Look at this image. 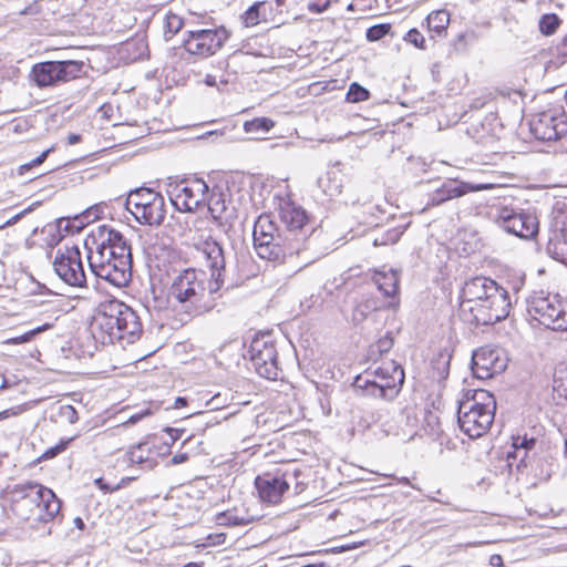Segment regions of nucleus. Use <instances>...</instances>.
<instances>
[{"mask_svg": "<svg viewBox=\"0 0 567 567\" xmlns=\"http://www.w3.org/2000/svg\"><path fill=\"white\" fill-rule=\"evenodd\" d=\"M202 251L210 270L207 287L206 274L203 270L187 268L174 278L168 291V298L174 307L190 317L209 311L213 305L207 300V296L216 295L225 284L226 251L221 244L206 240Z\"/></svg>", "mask_w": 567, "mask_h": 567, "instance_id": "nucleus-1", "label": "nucleus"}, {"mask_svg": "<svg viewBox=\"0 0 567 567\" xmlns=\"http://www.w3.org/2000/svg\"><path fill=\"white\" fill-rule=\"evenodd\" d=\"M96 249L87 256L92 272L115 287H124L131 279L132 252L124 236L107 226H100L94 235Z\"/></svg>", "mask_w": 567, "mask_h": 567, "instance_id": "nucleus-2", "label": "nucleus"}, {"mask_svg": "<svg viewBox=\"0 0 567 567\" xmlns=\"http://www.w3.org/2000/svg\"><path fill=\"white\" fill-rule=\"evenodd\" d=\"M278 215L285 228L279 239H284L288 250V260H296V266L303 269L318 260L319 251L313 237L315 230L308 227L306 210L289 199H280Z\"/></svg>", "mask_w": 567, "mask_h": 567, "instance_id": "nucleus-3", "label": "nucleus"}, {"mask_svg": "<svg viewBox=\"0 0 567 567\" xmlns=\"http://www.w3.org/2000/svg\"><path fill=\"white\" fill-rule=\"evenodd\" d=\"M9 508L21 520L51 522L60 512V501L52 489L32 481L16 484L7 491Z\"/></svg>", "mask_w": 567, "mask_h": 567, "instance_id": "nucleus-4", "label": "nucleus"}, {"mask_svg": "<svg viewBox=\"0 0 567 567\" xmlns=\"http://www.w3.org/2000/svg\"><path fill=\"white\" fill-rule=\"evenodd\" d=\"M91 331L102 343H134L142 333V323L136 312L116 299L101 305L93 317Z\"/></svg>", "mask_w": 567, "mask_h": 567, "instance_id": "nucleus-5", "label": "nucleus"}, {"mask_svg": "<svg viewBox=\"0 0 567 567\" xmlns=\"http://www.w3.org/2000/svg\"><path fill=\"white\" fill-rule=\"evenodd\" d=\"M496 411L494 395L483 389L475 390L471 398L458 404L457 421L460 429L472 439L483 436L493 424Z\"/></svg>", "mask_w": 567, "mask_h": 567, "instance_id": "nucleus-6", "label": "nucleus"}, {"mask_svg": "<svg viewBox=\"0 0 567 567\" xmlns=\"http://www.w3.org/2000/svg\"><path fill=\"white\" fill-rule=\"evenodd\" d=\"M527 311L530 317L544 327L556 330H567V302L558 295L533 293L527 299Z\"/></svg>", "mask_w": 567, "mask_h": 567, "instance_id": "nucleus-7", "label": "nucleus"}, {"mask_svg": "<svg viewBox=\"0 0 567 567\" xmlns=\"http://www.w3.org/2000/svg\"><path fill=\"white\" fill-rule=\"evenodd\" d=\"M282 230H279L269 215H260L254 225V247L257 255L269 261H285L288 259V250L284 239H279Z\"/></svg>", "mask_w": 567, "mask_h": 567, "instance_id": "nucleus-8", "label": "nucleus"}, {"mask_svg": "<svg viewBox=\"0 0 567 567\" xmlns=\"http://www.w3.org/2000/svg\"><path fill=\"white\" fill-rule=\"evenodd\" d=\"M126 209L142 225L159 226L165 219L164 197L151 188H137L130 192Z\"/></svg>", "mask_w": 567, "mask_h": 567, "instance_id": "nucleus-9", "label": "nucleus"}, {"mask_svg": "<svg viewBox=\"0 0 567 567\" xmlns=\"http://www.w3.org/2000/svg\"><path fill=\"white\" fill-rule=\"evenodd\" d=\"M209 187L202 178L173 179L166 185L172 205L182 213L197 210L207 200Z\"/></svg>", "mask_w": 567, "mask_h": 567, "instance_id": "nucleus-10", "label": "nucleus"}, {"mask_svg": "<svg viewBox=\"0 0 567 567\" xmlns=\"http://www.w3.org/2000/svg\"><path fill=\"white\" fill-rule=\"evenodd\" d=\"M403 382L402 367L391 361L375 369L373 380H363L359 377L355 380V385L362 388L371 396L391 401L398 396Z\"/></svg>", "mask_w": 567, "mask_h": 567, "instance_id": "nucleus-11", "label": "nucleus"}, {"mask_svg": "<svg viewBox=\"0 0 567 567\" xmlns=\"http://www.w3.org/2000/svg\"><path fill=\"white\" fill-rule=\"evenodd\" d=\"M83 68L84 62L76 60L39 62L32 66L30 79L41 89L56 86L79 79Z\"/></svg>", "mask_w": 567, "mask_h": 567, "instance_id": "nucleus-12", "label": "nucleus"}, {"mask_svg": "<svg viewBox=\"0 0 567 567\" xmlns=\"http://www.w3.org/2000/svg\"><path fill=\"white\" fill-rule=\"evenodd\" d=\"M495 223L506 233L524 240H533L539 231V221L532 212L503 205L496 208Z\"/></svg>", "mask_w": 567, "mask_h": 567, "instance_id": "nucleus-13", "label": "nucleus"}, {"mask_svg": "<svg viewBox=\"0 0 567 567\" xmlns=\"http://www.w3.org/2000/svg\"><path fill=\"white\" fill-rule=\"evenodd\" d=\"M230 32L225 27L197 29L187 32L183 41L185 51L199 59L216 54L229 39Z\"/></svg>", "mask_w": 567, "mask_h": 567, "instance_id": "nucleus-14", "label": "nucleus"}, {"mask_svg": "<svg viewBox=\"0 0 567 567\" xmlns=\"http://www.w3.org/2000/svg\"><path fill=\"white\" fill-rule=\"evenodd\" d=\"M53 269L70 286L84 287L86 282L81 251L78 246L59 248L53 260Z\"/></svg>", "mask_w": 567, "mask_h": 567, "instance_id": "nucleus-15", "label": "nucleus"}, {"mask_svg": "<svg viewBox=\"0 0 567 567\" xmlns=\"http://www.w3.org/2000/svg\"><path fill=\"white\" fill-rule=\"evenodd\" d=\"M474 317L467 321L475 324L488 326L504 320L511 310L509 295L502 286L495 287L489 297L481 303V308L472 307Z\"/></svg>", "mask_w": 567, "mask_h": 567, "instance_id": "nucleus-16", "label": "nucleus"}, {"mask_svg": "<svg viewBox=\"0 0 567 567\" xmlns=\"http://www.w3.org/2000/svg\"><path fill=\"white\" fill-rule=\"evenodd\" d=\"M250 360L256 372L269 380H276L278 377L277 350L270 334H264L255 338L249 347Z\"/></svg>", "mask_w": 567, "mask_h": 567, "instance_id": "nucleus-17", "label": "nucleus"}, {"mask_svg": "<svg viewBox=\"0 0 567 567\" xmlns=\"http://www.w3.org/2000/svg\"><path fill=\"white\" fill-rule=\"evenodd\" d=\"M508 363L506 352L498 347L484 346L473 352L472 371L477 379H489L502 373Z\"/></svg>", "mask_w": 567, "mask_h": 567, "instance_id": "nucleus-18", "label": "nucleus"}, {"mask_svg": "<svg viewBox=\"0 0 567 567\" xmlns=\"http://www.w3.org/2000/svg\"><path fill=\"white\" fill-rule=\"evenodd\" d=\"M499 285L487 277H475L465 281L460 296V311L465 320L474 317L472 307L481 308V303L489 297V292Z\"/></svg>", "mask_w": 567, "mask_h": 567, "instance_id": "nucleus-19", "label": "nucleus"}, {"mask_svg": "<svg viewBox=\"0 0 567 567\" xmlns=\"http://www.w3.org/2000/svg\"><path fill=\"white\" fill-rule=\"evenodd\" d=\"M530 132L539 141H556L567 134V121L563 115L543 112L530 121Z\"/></svg>", "mask_w": 567, "mask_h": 567, "instance_id": "nucleus-20", "label": "nucleus"}, {"mask_svg": "<svg viewBox=\"0 0 567 567\" xmlns=\"http://www.w3.org/2000/svg\"><path fill=\"white\" fill-rule=\"evenodd\" d=\"M255 485L261 501L270 504L279 503L284 493L289 488V483L285 477L271 474L257 476Z\"/></svg>", "mask_w": 567, "mask_h": 567, "instance_id": "nucleus-21", "label": "nucleus"}, {"mask_svg": "<svg viewBox=\"0 0 567 567\" xmlns=\"http://www.w3.org/2000/svg\"><path fill=\"white\" fill-rule=\"evenodd\" d=\"M488 188V185L478 184L471 185L466 183L457 184L456 182H445L440 188H437L431 196V205H440L449 199L456 198L465 195L468 192H477Z\"/></svg>", "mask_w": 567, "mask_h": 567, "instance_id": "nucleus-22", "label": "nucleus"}, {"mask_svg": "<svg viewBox=\"0 0 567 567\" xmlns=\"http://www.w3.org/2000/svg\"><path fill=\"white\" fill-rule=\"evenodd\" d=\"M352 303L351 321L354 324L363 322L370 313L380 310L384 306L382 300L370 292L358 295Z\"/></svg>", "mask_w": 567, "mask_h": 567, "instance_id": "nucleus-23", "label": "nucleus"}, {"mask_svg": "<svg viewBox=\"0 0 567 567\" xmlns=\"http://www.w3.org/2000/svg\"><path fill=\"white\" fill-rule=\"evenodd\" d=\"M373 282L378 290L385 297L394 296L399 290V277L393 270L388 272L378 271L373 276Z\"/></svg>", "mask_w": 567, "mask_h": 567, "instance_id": "nucleus-24", "label": "nucleus"}, {"mask_svg": "<svg viewBox=\"0 0 567 567\" xmlns=\"http://www.w3.org/2000/svg\"><path fill=\"white\" fill-rule=\"evenodd\" d=\"M207 206L212 217L215 220L221 221L226 218V200L224 198V195L220 192H216L215 189L207 193V200L204 204Z\"/></svg>", "mask_w": 567, "mask_h": 567, "instance_id": "nucleus-25", "label": "nucleus"}, {"mask_svg": "<svg viewBox=\"0 0 567 567\" xmlns=\"http://www.w3.org/2000/svg\"><path fill=\"white\" fill-rule=\"evenodd\" d=\"M426 20L429 31L437 37H442L447 30L450 13L446 10H436L431 12Z\"/></svg>", "mask_w": 567, "mask_h": 567, "instance_id": "nucleus-26", "label": "nucleus"}, {"mask_svg": "<svg viewBox=\"0 0 567 567\" xmlns=\"http://www.w3.org/2000/svg\"><path fill=\"white\" fill-rule=\"evenodd\" d=\"M478 33L473 29H466L458 33L454 39L453 45L456 51H465L467 47L473 45L478 40Z\"/></svg>", "mask_w": 567, "mask_h": 567, "instance_id": "nucleus-27", "label": "nucleus"}, {"mask_svg": "<svg viewBox=\"0 0 567 567\" xmlns=\"http://www.w3.org/2000/svg\"><path fill=\"white\" fill-rule=\"evenodd\" d=\"M275 123L267 117H257L251 121H247L244 124V128L247 133L262 132L267 133L274 127Z\"/></svg>", "mask_w": 567, "mask_h": 567, "instance_id": "nucleus-28", "label": "nucleus"}, {"mask_svg": "<svg viewBox=\"0 0 567 567\" xmlns=\"http://www.w3.org/2000/svg\"><path fill=\"white\" fill-rule=\"evenodd\" d=\"M128 462L132 464H144L150 458V449L146 443H140L127 452Z\"/></svg>", "mask_w": 567, "mask_h": 567, "instance_id": "nucleus-29", "label": "nucleus"}, {"mask_svg": "<svg viewBox=\"0 0 567 567\" xmlns=\"http://www.w3.org/2000/svg\"><path fill=\"white\" fill-rule=\"evenodd\" d=\"M49 328H51V324L45 323L43 326L37 327V328H34L25 333H22L20 336L9 338V339L4 340L3 343L4 344H22V343L30 342L33 340V338L37 334L48 330Z\"/></svg>", "mask_w": 567, "mask_h": 567, "instance_id": "nucleus-30", "label": "nucleus"}, {"mask_svg": "<svg viewBox=\"0 0 567 567\" xmlns=\"http://www.w3.org/2000/svg\"><path fill=\"white\" fill-rule=\"evenodd\" d=\"M370 96L369 91L358 83H352L347 93V101L350 103H358L367 101Z\"/></svg>", "mask_w": 567, "mask_h": 567, "instance_id": "nucleus-31", "label": "nucleus"}, {"mask_svg": "<svg viewBox=\"0 0 567 567\" xmlns=\"http://www.w3.org/2000/svg\"><path fill=\"white\" fill-rule=\"evenodd\" d=\"M556 14H544L539 20V30L544 35H551L559 25Z\"/></svg>", "mask_w": 567, "mask_h": 567, "instance_id": "nucleus-32", "label": "nucleus"}, {"mask_svg": "<svg viewBox=\"0 0 567 567\" xmlns=\"http://www.w3.org/2000/svg\"><path fill=\"white\" fill-rule=\"evenodd\" d=\"M249 523L250 519L239 517L233 513H220L217 516V524L220 526H240Z\"/></svg>", "mask_w": 567, "mask_h": 567, "instance_id": "nucleus-33", "label": "nucleus"}, {"mask_svg": "<svg viewBox=\"0 0 567 567\" xmlns=\"http://www.w3.org/2000/svg\"><path fill=\"white\" fill-rule=\"evenodd\" d=\"M390 30L391 24L389 23L374 24L367 30L365 37L370 42L379 41L386 35Z\"/></svg>", "mask_w": 567, "mask_h": 567, "instance_id": "nucleus-34", "label": "nucleus"}, {"mask_svg": "<svg viewBox=\"0 0 567 567\" xmlns=\"http://www.w3.org/2000/svg\"><path fill=\"white\" fill-rule=\"evenodd\" d=\"M262 3L257 2L249 7L243 16V22L246 27H254L260 21V7Z\"/></svg>", "mask_w": 567, "mask_h": 567, "instance_id": "nucleus-35", "label": "nucleus"}, {"mask_svg": "<svg viewBox=\"0 0 567 567\" xmlns=\"http://www.w3.org/2000/svg\"><path fill=\"white\" fill-rule=\"evenodd\" d=\"M536 444V440L534 437H527V436H516L513 437V447L515 449V453L523 451L524 455L522 456V460H524L527 455V452L532 450Z\"/></svg>", "mask_w": 567, "mask_h": 567, "instance_id": "nucleus-36", "label": "nucleus"}, {"mask_svg": "<svg viewBox=\"0 0 567 567\" xmlns=\"http://www.w3.org/2000/svg\"><path fill=\"white\" fill-rule=\"evenodd\" d=\"M393 347V339L389 336H385L381 339H379L372 347H371V353H386L391 350Z\"/></svg>", "mask_w": 567, "mask_h": 567, "instance_id": "nucleus-37", "label": "nucleus"}, {"mask_svg": "<svg viewBox=\"0 0 567 567\" xmlns=\"http://www.w3.org/2000/svg\"><path fill=\"white\" fill-rule=\"evenodd\" d=\"M404 40L419 49H424L425 39L417 29H411L405 34Z\"/></svg>", "mask_w": 567, "mask_h": 567, "instance_id": "nucleus-38", "label": "nucleus"}, {"mask_svg": "<svg viewBox=\"0 0 567 567\" xmlns=\"http://www.w3.org/2000/svg\"><path fill=\"white\" fill-rule=\"evenodd\" d=\"M183 27V20L176 14H169L166 18V29L171 34L177 33Z\"/></svg>", "mask_w": 567, "mask_h": 567, "instance_id": "nucleus-39", "label": "nucleus"}, {"mask_svg": "<svg viewBox=\"0 0 567 567\" xmlns=\"http://www.w3.org/2000/svg\"><path fill=\"white\" fill-rule=\"evenodd\" d=\"M52 151H53V147L47 148L39 156H37L34 159H32L30 163L21 165L20 166V173L22 174L23 171H29L33 166L41 165L47 159V157L49 156V154Z\"/></svg>", "mask_w": 567, "mask_h": 567, "instance_id": "nucleus-40", "label": "nucleus"}, {"mask_svg": "<svg viewBox=\"0 0 567 567\" xmlns=\"http://www.w3.org/2000/svg\"><path fill=\"white\" fill-rule=\"evenodd\" d=\"M60 416L69 423H75L78 421V412L72 405H62L59 412Z\"/></svg>", "mask_w": 567, "mask_h": 567, "instance_id": "nucleus-41", "label": "nucleus"}, {"mask_svg": "<svg viewBox=\"0 0 567 567\" xmlns=\"http://www.w3.org/2000/svg\"><path fill=\"white\" fill-rule=\"evenodd\" d=\"M68 442H61L60 444L48 449L43 454L42 458L49 460L55 457L58 454L63 452L66 447Z\"/></svg>", "mask_w": 567, "mask_h": 567, "instance_id": "nucleus-42", "label": "nucleus"}, {"mask_svg": "<svg viewBox=\"0 0 567 567\" xmlns=\"http://www.w3.org/2000/svg\"><path fill=\"white\" fill-rule=\"evenodd\" d=\"M197 417L200 419L202 423L205 424V426H213L220 422V420L213 415L212 413H199Z\"/></svg>", "mask_w": 567, "mask_h": 567, "instance_id": "nucleus-43", "label": "nucleus"}, {"mask_svg": "<svg viewBox=\"0 0 567 567\" xmlns=\"http://www.w3.org/2000/svg\"><path fill=\"white\" fill-rule=\"evenodd\" d=\"M171 436V443L173 444L182 437L184 433L183 429L165 427L164 430Z\"/></svg>", "mask_w": 567, "mask_h": 567, "instance_id": "nucleus-44", "label": "nucleus"}, {"mask_svg": "<svg viewBox=\"0 0 567 567\" xmlns=\"http://www.w3.org/2000/svg\"><path fill=\"white\" fill-rule=\"evenodd\" d=\"M150 414H151V412H150V410H148V409L143 410V411L138 412V413L132 414V415L128 417V420L126 421V423H127V424H135V423H137L138 421H141L144 416L150 415Z\"/></svg>", "mask_w": 567, "mask_h": 567, "instance_id": "nucleus-45", "label": "nucleus"}, {"mask_svg": "<svg viewBox=\"0 0 567 567\" xmlns=\"http://www.w3.org/2000/svg\"><path fill=\"white\" fill-rule=\"evenodd\" d=\"M187 460H188L187 453H177L172 457L171 462L174 465H178V464L185 463Z\"/></svg>", "mask_w": 567, "mask_h": 567, "instance_id": "nucleus-46", "label": "nucleus"}, {"mask_svg": "<svg viewBox=\"0 0 567 567\" xmlns=\"http://www.w3.org/2000/svg\"><path fill=\"white\" fill-rule=\"evenodd\" d=\"M30 210H31V208H28V209H24L23 212L17 214V215H14L10 219H8L3 226H12V225H14L22 216H24Z\"/></svg>", "mask_w": 567, "mask_h": 567, "instance_id": "nucleus-47", "label": "nucleus"}, {"mask_svg": "<svg viewBox=\"0 0 567 567\" xmlns=\"http://www.w3.org/2000/svg\"><path fill=\"white\" fill-rule=\"evenodd\" d=\"M328 6H329V2H326L323 6H320V4H317V3H310L309 4V10L311 12L321 13L324 10H327Z\"/></svg>", "mask_w": 567, "mask_h": 567, "instance_id": "nucleus-48", "label": "nucleus"}, {"mask_svg": "<svg viewBox=\"0 0 567 567\" xmlns=\"http://www.w3.org/2000/svg\"><path fill=\"white\" fill-rule=\"evenodd\" d=\"M489 564L494 567H499L503 564V558L501 555H492L489 558Z\"/></svg>", "mask_w": 567, "mask_h": 567, "instance_id": "nucleus-49", "label": "nucleus"}, {"mask_svg": "<svg viewBox=\"0 0 567 567\" xmlns=\"http://www.w3.org/2000/svg\"><path fill=\"white\" fill-rule=\"evenodd\" d=\"M290 146V143L289 142H282V143H275L270 146L271 150H276V148H279V150H288Z\"/></svg>", "mask_w": 567, "mask_h": 567, "instance_id": "nucleus-50", "label": "nucleus"}, {"mask_svg": "<svg viewBox=\"0 0 567 567\" xmlns=\"http://www.w3.org/2000/svg\"><path fill=\"white\" fill-rule=\"evenodd\" d=\"M80 140H81V136L79 134H70L68 136V143L70 145H74V144L79 143Z\"/></svg>", "mask_w": 567, "mask_h": 567, "instance_id": "nucleus-51", "label": "nucleus"}, {"mask_svg": "<svg viewBox=\"0 0 567 567\" xmlns=\"http://www.w3.org/2000/svg\"><path fill=\"white\" fill-rule=\"evenodd\" d=\"M187 404V400L185 398L178 396L175 400L174 408L179 409L182 406H185Z\"/></svg>", "mask_w": 567, "mask_h": 567, "instance_id": "nucleus-52", "label": "nucleus"}, {"mask_svg": "<svg viewBox=\"0 0 567 567\" xmlns=\"http://www.w3.org/2000/svg\"><path fill=\"white\" fill-rule=\"evenodd\" d=\"M205 83L209 86H215L217 84L216 82V76L215 75H210V74H207L206 75V79H205Z\"/></svg>", "mask_w": 567, "mask_h": 567, "instance_id": "nucleus-53", "label": "nucleus"}, {"mask_svg": "<svg viewBox=\"0 0 567 567\" xmlns=\"http://www.w3.org/2000/svg\"><path fill=\"white\" fill-rule=\"evenodd\" d=\"M559 51L561 54L567 55V35L564 38Z\"/></svg>", "mask_w": 567, "mask_h": 567, "instance_id": "nucleus-54", "label": "nucleus"}, {"mask_svg": "<svg viewBox=\"0 0 567 567\" xmlns=\"http://www.w3.org/2000/svg\"><path fill=\"white\" fill-rule=\"evenodd\" d=\"M73 523H74V525H75L79 529H84V526H85V525H84V522L82 520V518H81V517H75V518L73 519Z\"/></svg>", "mask_w": 567, "mask_h": 567, "instance_id": "nucleus-55", "label": "nucleus"}, {"mask_svg": "<svg viewBox=\"0 0 567 567\" xmlns=\"http://www.w3.org/2000/svg\"><path fill=\"white\" fill-rule=\"evenodd\" d=\"M95 484L101 488V489H105V488H109L107 486L103 485L102 484V478H97L95 481Z\"/></svg>", "mask_w": 567, "mask_h": 567, "instance_id": "nucleus-56", "label": "nucleus"}, {"mask_svg": "<svg viewBox=\"0 0 567 567\" xmlns=\"http://www.w3.org/2000/svg\"><path fill=\"white\" fill-rule=\"evenodd\" d=\"M400 483L410 485V480L408 477H402V478H400Z\"/></svg>", "mask_w": 567, "mask_h": 567, "instance_id": "nucleus-57", "label": "nucleus"}, {"mask_svg": "<svg viewBox=\"0 0 567 567\" xmlns=\"http://www.w3.org/2000/svg\"><path fill=\"white\" fill-rule=\"evenodd\" d=\"M183 567H202V566L199 564H197V563H188V564H186Z\"/></svg>", "mask_w": 567, "mask_h": 567, "instance_id": "nucleus-58", "label": "nucleus"}, {"mask_svg": "<svg viewBox=\"0 0 567 567\" xmlns=\"http://www.w3.org/2000/svg\"><path fill=\"white\" fill-rule=\"evenodd\" d=\"M8 416V411L0 412V420Z\"/></svg>", "mask_w": 567, "mask_h": 567, "instance_id": "nucleus-59", "label": "nucleus"}, {"mask_svg": "<svg viewBox=\"0 0 567 567\" xmlns=\"http://www.w3.org/2000/svg\"><path fill=\"white\" fill-rule=\"evenodd\" d=\"M192 436H187V439L184 441V444L190 440Z\"/></svg>", "mask_w": 567, "mask_h": 567, "instance_id": "nucleus-60", "label": "nucleus"}]
</instances>
